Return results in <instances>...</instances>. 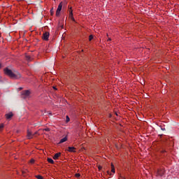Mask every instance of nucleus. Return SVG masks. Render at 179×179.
Returning <instances> with one entry per match:
<instances>
[{
    "instance_id": "obj_2",
    "label": "nucleus",
    "mask_w": 179,
    "mask_h": 179,
    "mask_svg": "<svg viewBox=\"0 0 179 179\" xmlns=\"http://www.w3.org/2000/svg\"><path fill=\"white\" fill-rule=\"evenodd\" d=\"M31 94L30 90H24L22 92L21 96L22 99H27Z\"/></svg>"
},
{
    "instance_id": "obj_12",
    "label": "nucleus",
    "mask_w": 179,
    "mask_h": 179,
    "mask_svg": "<svg viewBox=\"0 0 179 179\" xmlns=\"http://www.w3.org/2000/svg\"><path fill=\"white\" fill-rule=\"evenodd\" d=\"M48 163H50L51 164H54V160L51 158H48Z\"/></svg>"
},
{
    "instance_id": "obj_28",
    "label": "nucleus",
    "mask_w": 179,
    "mask_h": 179,
    "mask_svg": "<svg viewBox=\"0 0 179 179\" xmlns=\"http://www.w3.org/2000/svg\"><path fill=\"white\" fill-rule=\"evenodd\" d=\"M108 41H111V38H108Z\"/></svg>"
},
{
    "instance_id": "obj_6",
    "label": "nucleus",
    "mask_w": 179,
    "mask_h": 179,
    "mask_svg": "<svg viewBox=\"0 0 179 179\" xmlns=\"http://www.w3.org/2000/svg\"><path fill=\"white\" fill-rule=\"evenodd\" d=\"M69 17H71V20H73V21H75V18H73V10H72V7H71L69 10Z\"/></svg>"
},
{
    "instance_id": "obj_4",
    "label": "nucleus",
    "mask_w": 179,
    "mask_h": 179,
    "mask_svg": "<svg viewBox=\"0 0 179 179\" xmlns=\"http://www.w3.org/2000/svg\"><path fill=\"white\" fill-rule=\"evenodd\" d=\"M48 38H50V32H44L43 34V40L48 41Z\"/></svg>"
},
{
    "instance_id": "obj_17",
    "label": "nucleus",
    "mask_w": 179,
    "mask_h": 179,
    "mask_svg": "<svg viewBox=\"0 0 179 179\" xmlns=\"http://www.w3.org/2000/svg\"><path fill=\"white\" fill-rule=\"evenodd\" d=\"M66 122H69V121H70V119H69V116H66Z\"/></svg>"
},
{
    "instance_id": "obj_15",
    "label": "nucleus",
    "mask_w": 179,
    "mask_h": 179,
    "mask_svg": "<svg viewBox=\"0 0 179 179\" xmlns=\"http://www.w3.org/2000/svg\"><path fill=\"white\" fill-rule=\"evenodd\" d=\"M111 168H112L111 169L112 173H115V169L114 168V165L112 164Z\"/></svg>"
},
{
    "instance_id": "obj_16",
    "label": "nucleus",
    "mask_w": 179,
    "mask_h": 179,
    "mask_svg": "<svg viewBox=\"0 0 179 179\" xmlns=\"http://www.w3.org/2000/svg\"><path fill=\"white\" fill-rule=\"evenodd\" d=\"M37 179H43V176L38 175L36 176Z\"/></svg>"
},
{
    "instance_id": "obj_29",
    "label": "nucleus",
    "mask_w": 179,
    "mask_h": 179,
    "mask_svg": "<svg viewBox=\"0 0 179 179\" xmlns=\"http://www.w3.org/2000/svg\"><path fill=\"white\" fill-rule=\"evenodd\" d=\"M162 153H164V152H166V151H164V150H162V151H161Z\"/></svg>"
},
{
    "instance_id": "obj_24",
    "label": "nucleus",
    "mask_w": 179,
    "mask_h": 179,
    "mask_svg": "<svg viewBox=\"0 0 179 179\" xmlns=\"http://www.w3.org/2000/svg\"><path fill=\"white\" fill-rule=\"evenodd\" d=\"M102 168H103V167H101V166H99L98 167L99 170H101Z\"/></svg>"
},
{
    "instance_id": "obj_26",
    "label": "nucleus",
    "mask_w": 179,
    "mask_h": 179,
    "mask_svg": "<svg viewBox=\"0 0 179 179\" xmlns=\"http://www.w3.org/2000/svg\"><path fill=\"white\" fill-rule=\"evenodd\" d=\"M53 89H54L55 90H57V87H53Z\"/></svg>"
},
{
    "instance_id": "obj_31",
    "label": "nucleus",
    "mask_w": 179,
    "mask_h": 179,
    "mask_svg": "<svg viewBox=\"0 0 179 179\" xmlns=\"http://www.w3.org/2000/svg\"><path fill=\"white\" fill-rule=\"evenodd\" d=\"M0 68H1V64H0Z\"/></svg>"
},
{
    "instance_id": "obj_19",
    "label": "nucleus",
    "mask_w": 179,
    "mask_h": 179,
    "mask_svg": "<svg viewBox=\"0 0 179 179\" xmlns=\"http://www.w3.org/2000/svg\"><path fill=\"white\" fill-rule=\"evenodd\" d=\"M3 128V124H0V131H2Z\"/></svg>"
},
{
    "instance_id": "obj_13",
    "label": "nucleus",
    "mask_w": 179,
    "mask_h": 179,
    "mask_svg": "<svg viewBox=\"0 0 179 179\" xmlns=\"http://www.w3.org/2000/svg\"><path fill=\"white\" fill-rule=\"evenodd\" d=\"M26 59L27 61H28L29 62H30V61H31V57L29 55H27L26 56Z\"/></svg>"
},
{
    "instance_id": "obj_8",
    "label": "nucleus",
    "mask_w": 179,
    "mask_h": 179,
    "mask_svg": "<svg viewBox=\"0 0 179 179\" xmlns=\"http://www.w3.org/2000/svg\"><path fill=\"white\" fill-rule=\"evenodd\" d=\"M68 152H71L75 153V152H76V148H75V147H69Z\"/></svg>"
},
{
    "instance_id": "obj_25",
    "label": "nucleus",
    "mask_w": 179,
    "mask_h": 179,
    "mask_svg": "<svg viewBox=\"0 0 179 179\" xmlns=\"http://www.w3.org/2000/svg\"><path fill=\"white\" fill-rule=\"evenodd\" d=\"M19 90H23V87H20Z\"/></svg>"
},
{
    "instance_id": "obj_10",
    "label": "nucleus",
    "mask_w": 179,
    "mask_h": 179,
    "mask_svg": "<svg viewBox=\"0 0 179 179\" xmlns=\"http://www.w3.org/2000/svg\"><path fill=\"white\" fill-rule=\"evenodd\" d=\"M59 156H61V152H58V153L55 154V155L53 157L54 160L58 159Z\"/></svg>"
},
{
    "instance_id": "obj_9",
    "label": "nucleus",
    "mask_w": 179,
    "mask_h": 179,
    "mask_svg": "<svg viewBox=\"0 0 179 179\" xmlns=\"http://www.w3.org/2000/svg\"><path fill=\"white\" fill-rule=\"evenodd\" d=\"M164 174V171L159 169L157 171V176H159L160 177H162V176Z\"/></svg>"
},
{
    "instance_id": "obj_1",
    "label": "nucleus",
    "mask_w": 179,
    "mask_h": 179,
    "mask_svg": "<svg viewBox=\"0 0 179 179\" xmlns=\"http://www.w3.org/2000/svg\"><path fill=\"white\" fill-rule=\"evenodd\" d=\"M4 73L11 79H20V78H22V75H20L19 72L15 71L13 73V71L8 68L4 69Z\"/></svg>"
},
{
    "instance_id": "obj_3",
    "label": "nucleus",
    "mask_w": 179,
    "mask_h": 179,
    "mask_svg": "<svg viewBox=\"0 0 179 179\" xmlns=\"http://www.w3.org/2000/svg\"><path fill=\"white\" fill-rule=\"evenodd\" d=\"M62 2H61L59 6H58V8L57 9V11H56V16H59V13H61V10H62Z\"/></svg>"
},
{
    "instance_id": "obj_5",
    "label": "nucleus",
    "mask_w": 179,
    "mask_h": 179,
    "mask_svg": "<svg viewBox=\"0 0 179 179\" xmlns=\"http://www.w3.org/2000/svg\"><path fill=\"white\" fill-rule=\"evenodd\" d=\"M27 139H32L33 136H34V134L29 129L27 130Z\"/></svg>"
},
{
    "instance_id": "obj_11",
    "label": "nucleus",
    "mask_w": 179,
    "mask_h": 179,
    "mask_svg": "<svg viewBox=\"0 0 179 179\" xmlns=\"http://www.w3.org/2000/svg\"><path fill=\"white\" fill-rule=\"evenodd\" d=\"M66 141H68V138L66 136L64 137L60 140L59 143H64V142H66Z\"/></svg>"
},
{
    "instance_id": "obj_7",
    "label": "nucleus",
    "mask_w": 179,
    "mask_h": 179,
    "mask_svg": "<svg viewBox=\"0 0 179 179\" xmlns=\"http://www.w3.org/2000/svg\"><path fill=\"white\" fill-rule=\"evenodd\" d=\"M13 117V113H12L6 114V120H10V118H12Z\"/></svg>"
},
{
    "instance_id": "obj_27",
    "label": "nucleus",
    "mask_w": 179,
    "mask_h": 179,
    "mask_svg": "<svg viewBox=\"0 0 179 179\" xmlns=\"http://www.w3.org/2000/svg\"><path fill=\"white\" fill-rule=\"evenodd\" d=\"M162 129V131H166V129L165 128H164V129Z\"/></svg>"
},
{
    "instance_id": "obj_20",
    "label": "nucleus",
    "mask_w": 179,
    "mask_h": 179,
    "mask_svg": "<svg viewBox=\"0 0 179 179\" xmlns=\"http://www.w3.org/2000/svg\"><path fill=\"white\" fill-rule=\"evenodd\" d=\"M44 131H46L47 132H50V128H45Z\"/></svg>"
},
{
    "instance_id": "obj_30",
    "label": "nucleus",
    "mask_w": 179,
    "mask_h": 179,
    "mask_svg": "<svg viewBox=\"0 0 179 179\" xmlns=\"http://www.w3.org/2000/svg\"><path fill=\"white\" fill-rule=\"evenodd\" d=\"M115 115H118V113H115Z\"/></svg>"
},
{
    "instance_id": "obj_21",
    "label": "nucleus",
    "mask_w": 179,
    "mask_h": 179,
    "mask_svg": "<svg viewBox=\"0 0 179 179\" xmlns=\"http://www.w3.org/2000/svg\"><path fill=\"white\" fill-rule=\"evenodd\" d=\"M50 13H51V15L54 14V10L52 8L50 10Z\"/></svg>"
},
{
    "instance_id": "obj_14",
    "label": "nucleus",
    "mask_w": 179,
    "mask_h": 179,
    "mask_svg": "<svg viewBox=\"0 0 179 179\" xmlns=\"http://www.w3.org/2000/svg\"><path fill=\"white\" fill-rule=\"evenodd\" d=\"M27 173H29V171H27V170L22 171V176H24V177H25L26 174H27Z\"/></svg>"
},
{
    "instance_id": "obj_18",
    "label": "nucleus",
    "mask_w": 179,
    "mask_h": 179,
    "mask_svg": "<svg viewBox=\"0 0 179 179\" xmlns=\"http://www.w3.org/2000/svg\"><path fill=\"white\" fill-rule=\"evenodd\" d=\"M93 38V35H90L89 37V41H92V39Z\"/></svg>"
},
{
    "instance_id": "obj_22",
    "label": "nucleus",
    "mask_w": 179,
    "mask_h": 179,
    "mask_svg": "<svg viewBox=\"0 0 179 179\" xmlns=\"http://www.w3.org/2000/svg\"><path fill=\"white\" fill-rule=\"evenodd\" d=\"M76 177H77V178L80 177V173H76Z\"/></svg>"
},
{
    "instance_id": "obj_23",
    "label": "nucleus",
    "mask_w": 179,
    "mask_h": 179,
    "mask_svg": "<svg viewBox=\"0 0 179 179\" xmlns=\"http://www.w3.org/2000/svg\"><path fill=\"white\" fill-rule=\"evenodd\" d=\"M30 163H32V164L34 163V159H31Z\"/></svg>"
}]
</instances>
